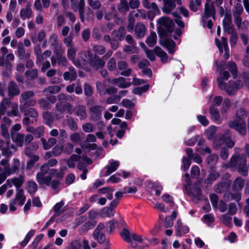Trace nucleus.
I'll use <instances>...</instances> for the list:
<instances>
[{
    "label": "nucleus",
    "mask_w": 249,
    "mask_h": 249,
    "mask_svg": "<svg viewBox=\"0 0 249 249\" xmlns=\"http://www.w3.org/2000/svg\"><path fill=\"white\" fill-rule=\"evenodd\" d=\"M35 233L34 230H31L27 233L24 240L20 243V245L22 247H24L28 244L31 238L34 236Z\"/></svg>",
    "instance_id": "42"
},
{
    "label": "nucleus",
    "mask_w": 249,
    "mask_h": 249,
    "mask_svg": "<svg viewBox=\"0 0 249 249\" xmlns=\"http://www.w3.org/2000/svg\"><path fill=\"white\" fill-rule=\"evenodd\" d=\"M94 125L89 123H85L82 125V129L83 131L86 133H90L93 132L94 130Z\"/></svg>",
    "instance_id": "51"
},
{
    "label": "nucleus",
    "mask_w": 249,
    "mask_h": 249,
    "mask_svg": "<svg viewBox=\"0 0 249 249\" xmlns=\"http://www.w3.org/2000/svg\"><path fill=\"white\" fill-rule=\"evenodd\" d=\"M88 2L89 5L94 10L98 9L101 6V3L100 1L97 0H88Z\"/></svg>",
    "instance_id": "55"
},
{
    "label": "nucleus",
    "mask_w": 249,
    "mask_h": 249,
    "mask_svg": "<svg viewBox=\"0 0 249 249\" xmlns=\"http://www.w3.org/2000/svg\"><path fill=\"white\" fill-rule=\"evenodd\" d=\"M49 168L46 163L41 165L40 171L36 175V180L41 186L45 185L49 186L51 185L52 177L45 176L49 172Z\"/></svg>",
    "instance_id": "6"
},
{
    "label": "nucleus",
    "mask_w": 249,
    "mask_h": 249,
    "mask_svg": "<svg viewBox=\"0 0 249 249\" xmlns=\"http://www.w3.org/2000/svg\"><path fill=\"white\" fill-rule=\"evenodd\" d=\"M227 69L231 73L233 78H235L237 76V69L235 62L230 61L226 66Z\"/></svg>",
    "instance_id": "36"
},
{
    "label": "nucleus",
    "mask_w": 249,
    "mask_h": 249,
    "mask_svg": "<svg viewBox=\"0 0 249 249\" xmlns=\"http://www.w3.org/2000/svg\"><path fill=\"white\" fill-rule=\"evenodd\" d=\"M191 159H186L185 157L182 158L181 168L184 172L187 171L191 164Z\"/></svg>",
    "instance_id": "50"
},
{
    "label": "nucleus",
    "mask_w": 249,
    "mask_h": 249,
    "mask_svg": "<svg viewBox=\"0 0 249 249\" xmlns=\"http://www.w3.org/2000/svg\"><path fill=\"white\" fill-rule=\"evenodd\" d=\"M32 11L30 4H27L25 8L21 9L19 12V15L21 18L23 20L29 19L32 17Z\"/></svg>",
    "instance_id": "24"
},
{
    "label": "nucleus",
    "mask_w": 249,
    "mask_h": 249,
    "mask_svg": "<svg viewBox=\"0 0 249 249\" xmlns=\"http://www.w3.org/2000/svg\"><path fill=\"white\" fill-rule=\"evenodd\" d=\"M37 185L33 180H30L26 182V189L30 194H34L37 190Z\"/></svg>",
    "instance_id": "33"
},
{
    "label": "nucleus",
    "mask_w": 249,
    "mask_h": 249,
    "mask_svg": "<svg viewBox=\"0 0 249 249\" xmlns=\"http://www.w3.org/2000/svg\"><path fill=\"white\" fill-rule=\"evenodd\" d=\"M112 83L121 88H126L131 85V83L126 82L125 78L122 77L114 79Z\"/></svg>",
    "instance_id": "30"
},
{
    "label": "nucleus",
    "mask_w": 249,
    "mask_h": 249,
    "mask_svg": "<svg viewBox=\"0 0 249 249\" xmlns=\"http://www.w3.org/2000/svg\"><path fill=\"white\" fill-rule=\"evenodd\" d=\"M200 175L199 168L196 166H193L191 169V178H196Z\"/></svg>",
    "instance_id": "52"
},
{
    "label": "nucleus",
    "mask_w": 249,
    "mask_h": 249,
    "mask_svg": "<svg viewBox=\"0 0 249 249\" xmlns=\"http://www.w3.org/2000/svg\"><path fill=\"white\" fill-rule=\"evenodd\" d=\"M76 115L81 120L85 119L87 117L86 107L83 106H78L77 107Z\"/></svg>",
    "instance_id": "41"
},
{
    "label": "nucleus",
    "mask_w": 249,
    "mask_h": 249,
    "mask_svg": "<svg viewBox=\"0 0 249 249\" xmlns=\"http://www.w3.org/2000/svg\"><path fill=\"white\" fill-rule=\"evenodd\" d=\"M157 36L155 32H151L146 40V43L149 47H152L156 43Z\"/></svg>",
    "instance_id": "38"
},
{
    "label": "nucleus",
    "mask_w": 249,
    "mask_h": 249,
    "mask_svg": "<svg viewBox=\"0 0 249 249\" xmlns=\"http://www.w3.org/2000/svg\"><path fill=\"white\" fill-rule=\"evenodd\" d=\"M207 2L205 4V16L203 17V20L205 19L206 16H213L214 14V7L213 4L212 2V0H206Z\"/></svg>",
    "instance_id": "25"
},
{
    "label": "nucleus",
    "mask_w": 249,
    "mask_h": 249,
    "mask_svg": "<svg viewBox=\"0 0 249 249\" xmlns=\"http://www.w3.org/2000/svg\"><path fill=\"white\" fill-rule=\"evenodd\" d=\"M118 9L121 13H125L129 10V5L126 0H121L118 5Z\"/></svg>",
    "instance_id": "40"
},
{
    "label": "nucleus",
    "mask_w": 249,
    "mask_h": 249,
    "mask_svg": "<svg viewBox=\"0 0 249 249\" xmlns=\"http://www.w3.org/2000/svg\"><path fill=\"white\" fill-rule=\"evenodd\" d=\"M18 57L19 59H28L30 56L29 53L25 52L23 45L21 43L18 45Z\"/></svg>",
    "instance_id": "27"
},
{
    "label": "nucleus",
    "mask_w": 249,
    "mask_h": 249,
    "mask_svg": "<svg viewBox=\"0 0 249 249\" xmlns=\"http://www.w3.org/2000/svg\"><path fill=\"white\" fill-rule=\"evenodd\" d=\"M88 57L86 53L81 51L78 53L77 59L73 60V64L79 67H83L88 62Z\"/></svg>",
    "instance_id": "15"
},
{
    "label": "nucleus",
    "mask_w": 249,
    "mask_h": 249,
    "mask_svg": "<svg viewBox=\"0 0 249 249\" xmlns=\"http://www.w3.org/2000/svg\"><path fill=\"white\" fill-rule=\"evenodd\" d=\"M121 236L126 242L130 243L131 246L132 248H136L137 247V244L132 241L131 238V236H130L129 232L127 230L125 229H123L121 233Z\"/></svg>",
    "instance_id": "29"
},
{
    "label": "nucleus",
    "mask_w": 249,
    "mask_h": 249,
    "mask_svg": "<svg viewBox=\"0 0 249 249\" xmlns=\"http://www.w3.org/2000/svg\"><path fill=\"white\" fill-rule=\"evenodd\" d=\"M93 49L94 52L99 55H102L106 52V49L102 45H95Z\"/></svg>",
    "instance_id": "57"
},
{
    "label": "nucleus",
    "mask_w": 249,
    "mask_h": 249,
    "mask_svg": "<svg viewBox=\"0 0 249 249\" xmlns=\"http://www.w3.org/2000/svg\"><path fill=\"white\" fill-rule=\"evenodd\" d=\"M15 59L14 54L13 53H9L4 57V63L7 66L11 67V61H13Z\"/></svg>",
    "instance_id": "53"
},
{
    "label": "nucleus",
    "mask_w": 249,
    "mask_h": 249,
    "mask_svg": "<svg viewBox=\"0 0 249 249\" xmlns=\"http://www.w3.org/2000/svg\"><path fill=\"white\" fill-rule=\"evenodd\" d=\"M71 3V7L74 11H78L80 15L81 20L82 22L84 20L83 15L84 8L85 7L84 0H70ZM62 3L64 7L69 5V0H62Z\"/></svg>",
    "instance_id": "7"
},
{
    "label": "nucleus",
    "mask_w": 249,
    "mask_h": 249,
    "mask_svg": "<svg viewBox=\"0 0 249 249\" xmlns=\"http://www.w3.org/2000/svg\"><path fill=\"white\" fill-rule=\"evenodd\" d=\"M215 64L217 66L216 70L220 71V76L217 78V81L218 87L221 89L225 90L229 95L234 94L238 89L244 86L249 90V71L243 72L236 81H230L226 83L225 81L230 77L229 72L224 71L221 66H219L217 62Z\"/></svg>",
    "instance_id": "1"
},
{
    "label": "nucleus",
    "mask_w": 249,
    "mask_h": 249,
    "mask_svg": "<svg viewBox=\"0 0 249 249\" xmlns=\"http://www.w3.org/2000/svg\"><path fill=\"white\" fill-rule=\"evenodd\" d=\"M30 158V160L27 162L26 165V168L28 169H31L39 159V156L36 155Z\"/></svg>",
    "instance_id": "49"
},
{
    "label": "nucleus",
    "mask_w": 249,
    "mask_h": 249,
    "mask_svg": "<svg viewBox=\"0 0 249 249\" xmlns=\"http://www.w3.org/2000/svg\"><path fill=\"white\" fill-rule=\"evenodd\" d=\"M240 194L239 192H235L234 194L226 193L224 195V198L226 201H230L232 199L238 201L240 199Z\"/></svg>",
    "instance_id": "35"
},
{
    "label": "nucleus",
    "mask_w": 249,
    "mask_h": 249,
    "mask_svg": "<svg viewBox=\"0 0 249 249\" xmlns=\"http://www.w3.org/2000/svg\"><path fill=\"white\" fill-rule=\"evenodd\" d=\"M12 102L7 98H4L0 104V115H3L5 114L7 115V112L9 110Z\"/></svg>",
    "instance_id": "17"
},
{
    "label": "nucleus",
    "mask_w": 249,
    "mask_h": 249,
    "mask_svg": "<svg viewBox=\"0 0 249 249\" xmlns=\"http://www.w3.org/2000/svg\"><path fill=\"white\" fill-rule=\"evenodd\" d=\"M63 77L65 80L73 81L77 78V72L73 67H71L69 68V71L64 73Z\"/></svg>",
    "instance_id": "20"
},
{
    "label": "nucleus",
    "mask_w": 249,
    "mask_h": 249,
    "mask_svg": "<svg viewBox=\"0 0 249 249\" xmlns=\"http://www.w3.org/2000/svg\"><path fill=\"white\" fill-rule=\"evenodd\" d=\"M219 177V174L217 172L215 171L210 173L207 177L205 180V183L208 184H212Z\"/></svg>",
    "instance_id": "37"
},
{
    "label": "nucleus",
    "mask_w": 249,
    "mask_h": 249,
    "mask_svg": "<svg viewBox=\"0 0 249 249\" xmlns=\"http://www.w3.org/2000/svg\"><path fill=\"white\" fill-rule=\"evenodd\" d=\"M201 3V0H192L190 3V7L193 11H196L197 7L200 5Z\"/></svg>",
    "instance_id": "59"
},
{
    "label": "nucleus",
    "mask_w": 249,
    "mask_h": 249,
    "mask_svg": "<svg viewBox=\"0 0 249 249\" xmlns=\"http://www.w3.org/2000/svg\"><path fill=\"white\" fill-rule=\"evenodd\" d=\"M237 118L233 121L229 123V126L231 128L234 129L240 134L244 135L247 132L246 124L243 118L245 115V111L241 108L239 109L236 113Z\"/></svg>",
    "instance_id": "3"
},
{
    "label": "nucleus",
    "mask_w": 249,
    "mask_h": 249,
    "mask_svg": "<svg viewBox=\"0 0 249 249\" xmlns=\"http://www.w3.org/2000/svg\"><path fill=\"white\" fill-rule=\"evenodd\" d=\"M0 53L1 55L0 56V66H2L4 63L5 55L8 54V50L5 47H2L0 49Z\"/></svg>",
    "instance_id": "54"
},
{
    "label": "nucleus",
    "mask_w": 249,
    "mask_h": 249,
    "mask_svg": "<svg viewBox=\"0 0 249 249\" xmlns=\"http://www.w3.org/2000/svg\"><path fill=\"white\" fill-rule=\"evenodd\" d=\"M56 108L60 112L67 111L71 114L73 111V108L71 105L68 103H65L63 105L56 104Z\"/></svg>",
    "instance_id": "31"
},
{
    "label": "nucleus",
    "mask_w": 249,
    "mask_h": 249,
    "mask_svg": "<svg viewBox=\"0 0 249 249\" xmlns=\"http://www.w3.org/2000/svg\"><path fill=\"white\" fill-rule=\"evenodd\" d=\"M120 165V162L118 160H109L108 164L107 166V174L109 175L116 171Z\"/></svg>",
    "instance_id": "26"
},
{
    "label": "nucleus",
    "mask_w": 249,
    "mask_h": 249,
    "mask_svg": "<svg viewBox=\"0 0 249 249\" xmlns=\"http://www.w3.org/2000/svg\"><path fill=\"white\" fill-rule=\"evenodd\" d=\"M158 34L160 36H164L167 32H171L173 30L174 23L172 20L167 17H161L158 21Z\"/></svg>",
    "instance_id": "5"
},
{
    "label": "nucleus",
    "mask_w": 249,
    "mask_h": 249,
    "mask_svg": "<svg viewBox=\"0 0 249 249\" xmlns=\"http://www.w3.org/2000/svg\"><path fill=\"white\" fill-rule=\"evenodd\" d=\"M161 44L167 48L170 53L175 52V43L171 39H166Z\"/></svg>",
    "instance_id": "28"
},
{
    "label": "nucleus",
    "mask_w": 249,
    "mask_h": 249,
    "mask_svg": "<svg viewBox=\"0 0 249 249\" xmlns=\"http://www.w3.org/2000/svg\"><path fill=\"white\" fill-rule=\"evenodd\" d=\"M1 153L3 156L8 158L12 156V152L10 149V143L8 141L5 143V146L2 148Z\"/></svg>",
    "instance_id": "45"
},
{
    "label": "nucleus",
    "mask_w": 249,
    "mask_h": 249,
    "mask_svg": "<svg viewBox=\"0 0 249 249\" xmlns=\"http://www.w3.org/2000/svg\"><path fill=\"white\" fill-rule=\"evenodd\" d=\"M95 225L96 222L94 220H92L91 221H88L86 222L82 227L84 230H88L93 228Z\"/></svg>",
    "instance_id": "62"
},
{
    "label": "nucleus",
    "mask_w": 249,
    "mask_h": 249,
    "mask_svg": "<svg viewBox=\"0 0 249 249\" xmlns=\"http://www.w3.org/2000/svg\"><path fill=\"white\" fill-rule=\"evenodd\" d=\"M222 221L227 226H230L231 224V218L227 213L223 215Z\"/></svg>",
    "instance_id": "64"
},
{
    "label": "nucleus",
    "mask_w": 249,
    "mask_h": 249,
    "mask_svg": "<svg viewBox=\"0 0 249 249\" xmlns=\"http://www.w3.org/2000/svg\"><path fill=\"white\" fill-rule=\"evenodd\" d=\"M25 115L35 118L37 117L38 113L35 109L31 108L26 111Z\"/></svg>",
    "instance_id": "61"
},
{
    "label": "nucleus",
    "mask_w": 249,
    "mask_h": 249,
    "mask_svg": "<svg viewBox=\"0 0 249 249\" xmlns=\"http://www.w3.org/2000/svg\"><path fill=\"white\" fill-rule=\"evenodd\" d=\"M61 88V86L58 85L51 86L46 88L44 90V92H49L50 93L55 94L58 92Z\"/></svg>",
    "instance_id": "46"
},
{
    "label": "nucleus",
    "mask_w": 249,
    "mask_h": 249,
    "mask_svg": "<svg viewBox=\"0 0 249 249\" xmlns=\"http://www.w3.org/2000/svg\"><path fill=\"white\" fill-rule=\"evenodd\" d=\"M103 108L101 106H93L90 108V115L92 120L97 121L102 117Z\"/></svg>",
    "instance_id": "16"
},
{
    "label": "nucleus",
    "mask_w": 249,
    "mask_h": 249,
    "mask_svg": "<svg viewBox=\"0 0 249 249\" xmlns=\"http://www.w3.org/2000/svg\"><path fill=\"white\" fill-rule=\"evenodd\" d=\"M156 54L159 56L161 60L163 62L165 63L167 62L168 55L167 53L161 50L160 48H156Z\"/></svg>",
    "instance_id": "47"
},
{
    "label": "nucleus",
    "mask_w": 249,
    "mask_h": 249,
    "mask_svg": "<svg viewBox=\"0 0 249 249\" xmlns=\"http://www.w3.org/2000/svg\"><path fill=\"white\" fill-rule=\"evenodd\" d=\"M107 68L110 71H113L116 69V62L113 57L110 58L107 62Z\"/></svg>",
    "instance_id": "58"
},
{
    "label": "nucleus",
    "mask_w": 249,
    "mask_h": 249,
    "mask_svg": "<svg viewBox=\"0 0 249 249\" xmlns=\"http://www.w3.org/2000/svg\"><path fill=\"white\" fill-rule=\"evenodd\" d=\"M6 181L8 185V187L11 188L13 186H14L18 191L23 184L25 181V178L23 176L19 175L18 177L9 178Z\"/></svg>",
    "instance_id": "11"
},
{
    "label": "nucleus",
    "mask_w": 249,
    "mask_h": 249,
    "mask_svg": "<svg viewBox=\"0 0 249 249\" xmlns=\"http://www.w3.org/2000/svg\"><path fill=\"white\" fill-rule=\"evenodd\" d=\"M215 41L219 51L221 53H222L223 51H224L225 54L223 56L224 58L226 60L228 59L229 57L230 54L227 39L222 37L221 38V41L217 39H215Z\"/></svg>",
    "instance_id": "10"
},
{
    "label": "nucleus",
    "mask_w": 249,
    "mask_h": 249,
    "mask_svg": "<svg viewBox=\"0 0 249 249\" xmlns=\"http://www.w3.org/2000/svg\"><path fill=\"white\" fill-rule=\"evenodd\" d=\"M43 117L44 120L45 124L51 127L53 123V121L51 119V116L50 114L48 112H44L43 114Z\"/></svg>",
    "instance_id": "60"
},
{
    "label": "nucleus",
    "mask_w": 249,
    "mask_h": 249,
    "mask_svg": "<svg viewBox=\"0 0 249 249\" xmlns=\"http://www.w3.org/2000/svg\"><path fill=\"white\" fill-rule=\"evenodd\" d=\"M0 129L2 136L6 139H9L8 126L5 124H1L0 125Z\"/></svg>",
    "instance_id": "56"
},
{
    "label": "nucleus",
    "mask_w": 249,
    "mask_h": 249,
    "mask_svg": "<svg viewBox=\"0 0 249 249\" xmlns=\"http://www.w3.org/2000/svg\"><path fill=\"white\" fill-rule=\"evenodd\" d=\"M128 64L124 61H120L118 63V68L121 70H124L121 72V74L125 76H128L131 73V69L127 68Z\"/></svg>",
    "instance_id": "18"
},
{
    "label": "nucleus",
    "mask_w": 249,
    "mask_h": 249,
    "mask_svg": "<svg viewBox=\"0 0 249 249\" xmlns=\"http://www.w3.org/2000/svg\"><path fill=\"white\" fill-rule=\"evenodd\" d=\"M244 151L245 157H240L236 155H233L227 166L232 171L237 169L240 174L246 176L248 174V170L246 166V157H249V144H246L244 147Z\"/></svg>",
    "instance_id": "2"
},
{
    "label": "nucleus",
    "mask_w": 249,
    "mask_h": 249,
    "mask_svg": "<svg viewBox=\"0 0 249 249\" xmlns=\"http://www.w3.org/2000/svg\"><path fill=\"white\" fill-rule=\"evenodd\" d=\"M77 49L74 46H71L67 51V57L68 59L71 60L73 63V60H75V56L77 52Z\"/></svg>",
    "instance_id": "39"
},
{
    "label": "nucleus",
    "mask_w": 249,
    "mask_h": 249,
    "mask_svg": "<svg viewBox=\"0 0 249 249\" xmlns=\"http://www.w3.org/2000/svg\"><path fill=\"white\" fill-rule=\"evenodd\" d=\"M79 159V156L75 154L72 155L67 160L68 166L70 168H73L75 166V162L77 161Z\"/></svg>",
    "instance_id": "48"
},
{
    "label": "nucleus",
    "mask_w": 249,
    "mask_h": 249,
    "mask_svg": "<svg viewBox=\"0 0 249 249\" xmlns=\"http://www.w3.org/2000/svg\"><path fill=\"white\" fill-rule=\"evenodd\" d=\"M19 166V160L18 159L14 158L13 159L11 167H5L4 168V171H5L8 176H10L15 174L18 170Z\"/></svg>",
    "instance_id": "14"
},
{
    "label": "nucleus",
    "mask_w": 249,
    "mask_h": 249,
    "mask_svg": "<svg viewBox=\"0 0 249 249\" xmlns=\"http://www.w3.org/2000/svg\"><path fill=\"white\" fill-rule=\"evenodd\" d=\"M244 186V180L242 178H237L234 180L233 184V189L236 191V192L242 190Z\"/></svg>",
    "instance_id": "34"
},
{
    "label": "nucleus",
    "mask_w": 249,
    "mask_h": 249,
    "mask_svg": "<svg viewBox=\"0 0 249 249\" xmlns=\"http://www.w3.org/2000/svg\"><path fill=\"white\" fill-rule=\"evenodd\" d=\"M175 229L176 235L178 237H181L184 234L187 233L189 231V227L186 225H183L180 219L177 220Z\"/></svg>",
    "instance_id": "13"
},
{
    "label": "nucleus",
    "mask_w": 249,
    "mask_h": 249,
    "mask_svg": "<svg viewBox=\"0 0 249 249\" xmlns=\"http://www.w3.org/2000/svg\"><path fill=\"white\" fill-rule=\"evenodd\" d=\"M146 32V28L145 25L141 23H137L135 26V33L136 36L139 38H142L145 36Z\"/></svg>",
    "instance_id": "19"
},
{
    "label": "nucleus",
    "mask_w": 249,
    "mask_h": 249,
    "mask_svg": "<svg viewBox=\"0 0 249 249\" xmlns=\"http://www.w3.org/2000/svg\"><path fill=\"white\" fill-rule=\"evenodd\" d=\"M209 112L211 120L217 124H220L225 118V117L221 116L218 109L213 106H211L209 108Z\"/></svg>",
    "instance_id": "12"
},
{
    "label": "nucleus",
    "mask_w": 249,
    "mask_h": 249,
    "mask_svg": "<svg viewBox=\"0 0 249 249\" xmlns=\"http://www.w3.org/2000/svg\"><path fill=\"white\" fill-rule=\"evenodd\" d=\"M34 95L32 91L22 93L19 97V102L24 104L25 107L34 106L36 104V100L32 98Z\"/></svg>",
    "instance_id": "8"
},
{
    "label": "nucleus",
    "mask_w": 249,
    "mask_h": 249,
    "mask_svg": "<svg viewBox=\"0 0 249 249\" xmlns=\"http://www.w3.org/2000/svg\"><path fill=\"white\" fill-rule=\"evenodd\" d=\"M224 143L230 148L232 147L234 142L231 139V134L229 130L225 131L224 135L218 134L214 139L213 146L215 149H219Z\"/></svg>",
    "instance_id": "4"
},
{
    "label": "nucleus",
    "mask_w": 249,
    "mask_h": 249,
    "mask_svg": "<svg viewBox=\"0 0 249 249\" xmlns=\"http://www.w3.org/2000/svg\"><path fill=\"white\" fill-rule=\"evenodd\" d=\"M218 159V157L217 155L213 154L208 157L207 162L208 164L213 165L216 163Z\"/></svg>",
    "instance_id": "63"
},
{
    "label": "nucleus",
    "mask_w": 249,
    "mask_h": 249,
    "mask_svg": "<svg viewBox=\"0 0 249 249\" xmlns=\"http://www.w3.org/2000/svg\"><path fill=\"white\" fill-rule=\"evenodd\" d=\"M13 141H15L17 144L21 146L23 145L24 139V135L20 133H18L13 135V138H12Z\"/></svg>",
    "instance_id": "43"
},
{
    "label": "nucleus",
    "mask_w": 249,
    "mask_h": 249,
    "mask_svg": "<svg viewBox=\"0 0 249 249\" xmlns=\"http://www.w3.org/2000/svg\"><path fill=\"white\" fill-rule=\"evenodd\" d=\"M7 115L9 117L20 116V113L18 110V103L15 102H12L9 108V110L7 112Z\"/></svg>",
    "instance_id": "21"
},
{
    "label": "nucleus",
    "mask_w": 249,
    "mask_h": 249,
    "mask_svg": "<svg viewBox=\"0 0 249 249\" xmlns=\"http://www.w3.org/2000/svg\"><path fill=\"white\" fill-rule=\"evenodd\" d=\"M217 127L214 125H211L208 127L206 131V136L209 140H211L213 138Z\"/></svg>",
    "instance_id": "44"
},
{
    "label": "nucleus",
    "mask_w": 249,
    "mask_h": 249,
    "mask_svg": "<svg viewBox=\"0 0 249 249\" xmlns=\"http://www.w3.org/2000/svg\"><path fill=\"white\" fill-rule=\"evenodd\" d=\"M89 61L91 67L93 69L98 70L101 69L105 65V62L96 55L92 56L90 51L87 52Z\"/></svg>",
    "instance_id": "9"
},
{
    "label": "nucleus",
    "mask_w": 249,
    "mask_h": 249,
    "mask_svg": "<svg viewBox=\"0 0 249 249\" xmlns=\"http://www.w3.org/2000/svg\"><path fill=\"white\" fill-rule=\"evenodd\" d=\"M8 95L10 98H13L15 96L18 95L20 93V90L16 85V83L14 82L10 83L8 86Z\"/></svg>",
    "instance_id": "22"
},
{
    "label": "nucleus",
    "mask_w": 249,
    "mask_h": 249,
    "mask_svg": "<svg viewBox=\"0 0 249 249\" xmlns=\"http://www.w3.org/2000/svg\"><path fill=\"white\" fill-rule=\"evenodd\" d=\"M26 197L24 195V191L22 189L18 190L16 196L14 199L20 206H22L25 201Z\"/></svg>",
    "instance_id": "32"
},
{
    "label": "nucleus",
    "mask_w": 249,
    "mask_h": 249,
    "mask_svg": "<svg viewBox=\"0 0 249 249\" xmlns=\"http://www.w3.org/2000/svg\"><path fill=\"white\" fill-rule=\"evenodd\" d=\"M164 5L162 8L163 12L169 14L174 10L176 5L174 1L171 0H163Z\"/></svg>",
    "instance_id": "23"
}]
</instances>
